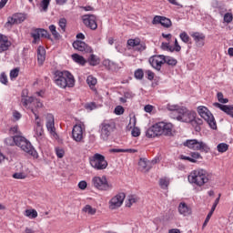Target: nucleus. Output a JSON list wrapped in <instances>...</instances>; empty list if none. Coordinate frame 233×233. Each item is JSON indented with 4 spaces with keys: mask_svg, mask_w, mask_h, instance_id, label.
Returning <instances> with one entry per match:
<instances>
[{
    "mask_svg": "<svg viewBox=\"0 0 233 233\" xmlns=\"http://www.w3.org/2000/svg\"><path fill=\"white\" fill-rule=\"evenodd\" d=\"M173 129L172 123L158 122L147 130L146 136L149 138L157 137V136H171Z\"/></svg>",
    "mask_w": 233,
    "mask_h": 233,
    "instance_id": "obj_1",
    "label": "nucleus"
},
{
    "mask_svg": "<svg viewBox=\"0 0 233 233\" xmlns=\"http://www.w3.org/2000/svg\"><path fill=\"white\" fill-rule=\"evenodd\" d=\"M210 177H212V175H210L208 171L203 168H198L190 173L188 181L192 185H197V187H203L210 181Z\"/></svg>",
    "mask_w": 233,
    "mask_h": 233,
    "instance_id": "obj_2",
    "label": "nucleus"
},
{
    "mask_svg": "<svg viewBox=\"0 0 233 233\" xmlns=\"http://www.w3.org/2000/svg\"><path fill=\"white\" fill-rule=\"evenodd\" d=\"M55 83L60 88H73L76 85L74 76L68 71H56L55 73Z\"/></svg>",
    "mask_w": 233,
    "mask_h": 233,
    "instance_id": "obj_3",
    "label": "nucleus"
},
{
    "mask_svg": "<svg viewBox=\"0 0 233 233\" xmlns=\"http://www.w3.org/2000/svg\"><path fill=\"white\" fill-rule=\"evenodd\" d=\"M16 147L21 148L23 152H25V154H28V156H32L33 157H37V151H35V148H34V146H32V143L28 139H26L23 136H19L18 139L16 140Z\"/></svg>",
    "mask_w": 233,
    "mask_h": 233,
    "instance_id": "obj_4",
    "label": "nucleus"
},
{
    "mask_svg": "<svg viewBox=\"0 0 233 233\" xmlns=\"http://www.w3.org/2000/svg\"><path fill=\"white\" fill-rule=\"evenodd\" d=\"M114 130H116V122H114V120H104L100 125L101 139H103V141H108Z\"/></svg>",
    "mask_w": 233,
    "mask_h": 233,
    "instance_id": "obj_5",
    "label": "nucleus"
},
{
    "mask_svg": "<svg viewBox=\"0 0 233 233\" xmlns=\"http://www.w3.org/2000/svg\"><path fill=\"white\" fill-rule=\"evenodd\" d=\"M177 121H181L182 123H191L194 124L198 120H196V112L188 110L186 106H181L178 111V116H177Z\"/></svg>",
    "mask_w": 233,
    "mask_h": 233,
    "instance_id": "obj_6",
    "label": "nucleus"
},
{
    "mask_svg": "<svg viewBox=\"0 0 233 233\" xmlns=\"http://www.w3.org/2000/svg\"><path fill=\"white\" fill-rule=\"evenodd\" d=\"M184 147H187L190 150H197L199 152H205L208 154V152H210V147L207 143L203 141H199L198 139H189L184 142Z\"/></svg>",
    "mask_w": 233,
    "mask_h": 233,
    "instance_id": "obj_7",
    "label": "nucleus"
},
{
    "mask_svg": "<svg viewBox=\"0 0 233 233\" xmlns=\"http://www.w3.org/2000/svg\"><path fill=\"white\" fill-rule=\"evenodd\" d=\"M198 113L199 116L204 119L208 125L212 128L213 130H216L218 128V125L216 124V119L214 118V116L212 113L207 108L206 106H200L198 107Z\"/></svg>",
    "mask_w": 233,
    "mask_h": 233,
    "instance_id": "obj_8",
    "label": "nucleus"
},
{
    "mask_svg": "<svg viewBox=\"0 0 233 233\" xmlns=\"http://www.w3.org/2000/svg\"><path fill=\"white\" fill-rule=\"evenodd\" d=\"M92 185L97 190H102L104 192H108V190H112L114 186L111 183H108L106 177H94L92 178Z\"/></svg>",
    "mask_w": 233,
    "mask_h": 233,
    "instance_id": "obj_9",
    "label": "nucleus"
},
{
    "mask_svg": "<svg viewBox=\"0 0 233 233\" xmlns=\"http://www.w3.org/2000/svg\"><path fill=\"white\" fill-rule=\"evenodd\" d=\"M89 163L96 170H105L108 167V162L105 159V156L96 153L89 158Z\"/></svg>",
    "mask_w": 233,
    "mask_h": 233,
    "instance_id": "obj_10",
    "label": "nucleus"
},
{
    "mask_svg": "<svg viewBox=\"0 0 233 233\" xmlns=\"http://www.w3.org/2000/svg\"><path fill=\"white\" fill-rule=\"evenodd\" d=\"M149 64L155 70H161V66L165 65V55L153 56L149 58Z\"/></svg>",
    "mask_w": 233,
    "mask_h": 233,
    "instance_id": "obj_11",
    "label": "nucleus"
},
{
    "mask_svg": "<svg viewBox=\"0 0 233 233\" xmlns=\"http://www.w3.org/2000/svg\"><path fill=\"white\" fill-rule=\"evenodd\" d=\"M84 25L90 28L91 30H97V19L94 15H84L82 16Z\"/></svg>",
    "mask_w": 233,
    "mask_h": 233,
    "instance_id": "obj_12",
    "label": "nucleus"
},
{
    "mask_svg": "<svg viewBox=\"0 0 233 233\" xmlns=\"http://www.w3.org/2000/svg\"><path fill=\"white\" fill-rule=\"evenodd\" d=\"M31 112H33L35 119V136L36 139H39V137H43V134H45V131L43 130V125H41V120H39V116L34 110V107H30Z\"/></svg>",
    "mask_w": 233,
    "mask_h": 233,
    "instance_id": "obj_13",
    "label": "nucleus"
},
{
    "mask_svg": "<svg viewBox=\"0 0 233 233\" xmlns=\"http://www.w3.org/2000/svg\"><path fill=\"white\" fill-rule=\"evenodd\" d=\"M157 161H159L158 158H155L151 161L147 160V158H140L138 162L139 169L142 172H148V170H150V168H152V167H154V165H156Z\"/></svg>",
    "mask_w": 233,
    "mask_h": 233,
    "instance_id": "obj_14",
    "label": "nucleus"
},
{
    "mask_svg": "<svg viewBox=\"0 0 233 233\" xmlns=\"http://www.w3.org/2000/svg\"><path fill=\"white\" fill-rule=\"evenodd\" d=\"M123 201H125V193H119L109 201V208L111 210H116V208H119L121 205H123Z\"/></svg>",
    "mask_w": 233,
    "mask_h": 233,
    "instance_id": "obj_15",
    "label": "nucleus"
},
{
    "mask_svg": "<svg viewBox=\"0 0 233 233\" xmlns=\"http://www.w3.org/2000/svg\"><path fill=\"white\" fill-rule=\"evenodd\" d=\"M46 128L48 130V132L51 134V136H53V137H55V139H57V133H56V123L54 120V115L52 114H47L46 115Z\"/></svg>",
    "mask_w": 233,
    "mask_h": 233,
    "instance_id": "obj_16",
    "label": "nucleus"
},
{
    "mask_svg": "<svg viewBox=\"0 0 233 233\" xmlns=\"http://www.w3.org/2000/svg\"><path fill=\"white\" fill-rule=\"evenodd\" d=\"M152 25H161L164 28H170L172 21L165 16L156 15L152 20Z\"/></svg>",
    "mask_w": 233,
    "mask_h": 233,
    "instance_id": "obj_17",
    "label": "nucleus"
},
{
    "mask_svg": "<svg viewBox=\"0 0 233 233\" xmlns=\"http://www.w3.org/2000/svg\"><path fill=\"white\" fill-rule=\"evenodd\" d=\"M73 47L75 50H78V52H86V54H92V47L86 45V43L83 41L76 40L73 43Z\"/></svg>",
    "mask_w": 233,
    "mask_h": 233,
    "instance_id": "obj_18",
    "label": "nucleus"
},
{
    "mask_svg": "<svg viewBox=\"0 0 233 233\" xmlns=\"http://www.w3.org/2000/svg\"><path fill=\"white\" fill-rule=\"evenodd\" d=\"M83 127L81 125H76L72 130V137L76 143H81L83 141Z\"/></svg>",
    "mask_w": 233,
    "mask_h": 233,
    "instance_id": "obj_19",
    "label": "nucleus"
},
{
    "mask_svg": "<svg viewBox=\"0 0 233 233\" xmlns=\"http://www.w3.org/2000/svg\"><path fill=\"white\" fill-rule=\"evenodd\" d=\"M32 37L34 38L33 43H37L41 37L48 38L50 37V34L48 31L43 29V28H37L33 31L31 34Z\"/></svg>",
    "mask_w": 233,
    "mask_h": 233,
    "instance_id": "obj_20",
    "label": "nucleus"
},
{
    "mask_svg": "<svg viewBox=\"0 0 233 233\" xmlns=\"http://www.w3.org/2000/svg\"><path fill=\"white\" fill-rule=\"evenodd\" d=\"M12 46V42L8 40V36L0 34V54L6 52Z\"/></svg>",
    "mask_w": 233,
    "mask_h": 233,
    "instance_id": "obj_21",
    "label": "nucleus"
},
{
    "mask_svg": "<svg viewBox=\"0 0 233 233\" xmlns=\"http://www.w3.org/2000/svg\"><path fill=\"white\" fill-rule=\"evenodd\" d=\"M191 37H193L196 46H198V48H201V46H205V35L203 33H193L191 35Z\"/></svg>",
    "mask_w": 233,
    "mask_h": 233,
    "instance_id": "obj_22",
    "label": "nucleus"
},
{
    "mask_svg": "<svg viewBox=\"0 0 233 233\" xmlns=\"http://www.w3.org/2000/svg\"><path fill=\"white\" fill-rule=\"evenodd\" d=\"M213 106L222 110V112H225V114H228V116H230V117H233V105L225 106L219 103H214Z\"/></svg>",
    "mask_w": 233,
    "mask_h": 233,
    "instance_id": "obj_23",
    "label": "nucleus"
},
{
    "mask_svg": "<svg viewBox=\"0 0 233 233\" xmlns=\"http://www.w3.org/2000/svg\"><path fill=\"white\" fill-rule=\"evenodd\" d=\"M103 65L106 70H110L111 72H117L119 70V66L116 62H112V60L106 59L103 61Z\"/></svg>",
    "mask_w": 233,
    "mask_h": 233,
    "instance_id": "obj_24",
    "label": "nucleus"
},
{
    "mask_svg": "<svg viewBox=\"0 0 233 233\" xmlns=\"http://www.w3.org/2000/svg\"><path fill=\"white\" fill-rule=\"evenodd\" d=\"M46 59V51L45 50V47L39 46L37 48V61L38 65L43 66Z\"/></svg>",
    "mask_w": 233,
    "mask_h": 233,
    "instance_id": "obj_25",
    "label": "nucleus"
},
{
    "mask_svg": "<svg viewBox=\"0 0 233 233\" xmlns=\"http://www.w3.org/2000/svg\"><path fill=\"white\" fill-rule=\"evenodd\" d=\"M178 212L181 216H190V214H192V209L188 208L187 203L182 202L178 205Z\"/></svg>",
    "mask_w": 233,
    "mask_h": 233,
    "instance_id": "obj_26",
    "label": "nucleus"
},
{
    "mask_svg": "<svg viewBox=\"0 0 233 233\" xmlns=\"http://www.w3.org/2000/svg\"><path fill=\"white\" fill-rule=\"evenodd\" d=\"M128 46H132L133 48L138 46V50H145V46L141 45L139 39H129L127 40Z\"/></svg>",
    "mask_w": 233,
    "mask_h": 233,
    "instance_id": "obj_27",
    "label": "nucleus"
},
{
    "mask_svg": "<svg viewBox=\"0 0 233 233\" xmlns=\"http://www.w3.org/2000/svg\"><path fill=\"white\" fill-rule=\"evenodd\" d=\"M18 139H19V135L15 137H8L7 138L5 139V145H7V147H14V146L17 147Z\"/></svg>",
    "mask_w": 233,
    "mask_h": 233,
    "instance_id": "obj_28",
    "label": "nucleus"
},
{
    "mask_svg": "<svg viewBox=\"0 0 233 233\" xmlns=\"http://www.w3.org/2000/svg\"><path fill=\"white\" fill-rule=\"evenodd\" d=\"M16 25H21L24 21H26V14L24 13H16L13 15Z\"/></svg>",
    "mask_w": 233,
    "mask_h": 233,
    "instance_id": "obj_29",
    "label": "nucleus"
},
{
    "mask_svg": "<svg viewBox=\"0 0 233 233\" xmlns=\"http://www.w3.org/2000/svg\"><path fill=\"white\" fill-rule=\"evenodd\" d=\"M86 83L91 90L96 91V85H97V78L94 77V76H88L86 78Z\"/></svg>",
    "mask_w": 233,
    "mask_h": 233,
    "instance_id": "obj_30",
    "label": "nucleus"
},
{
    "mask_svg": "<svg viewBox=\"0 0 233 233\" xmlns=\"http://www.w3.org/2000/svg\"><path fill=\"white\" fill-rule=\"evenodd\" d=\"M165 63L169 66H176L177 65V60L172 56H164V64Z\"/></svg>",
    "mask_w": 233,
    "mask_h": 233,
    "instance_id": "obj_31",
    "label": "nucleus"
},
{
    "mask_svg": "<svg viewBox=\"0 0 233 233\" xmlns=\"http://www.w3.org/2000/svg\"><path fill=\"white\" fill-rule=\"evenodd\" d=\"M72 59L75 61V63H78V65H86V60H85V57L79 56L78 54H73Z\"/></svg>",
    "mask_w": 233,
    "mask_h": 233,
    "instance_id": "obj_32",
    "label": "nucleus"
},
{
    "mask_svg": "<svg viewBox=\"0 0 233 233\" xmlns=\"http://www.w3.org/2000/svg\"><path fill=\"white\" fill-rule=\"evenodd\" d=\"M21 103L24 106L28 107V105H32V103H35V97L34 96H26V98H22Z\"/></svg>",
    "mask_w": 233,
    "mask_h": 233,
    "instance_id": "obj_33",
    "label": "nucleus"
},
{
    "mask_svg": "<svg viewBox=\"0 0 233 233\" xmlns=\"http://www.w3.org/2000/svg\"><path fill=\"white\" fill-rule=\"evenodd\" d=\"M88 63L91 66H97V65L100 63V60L96 55H90Z\"/></svg>",
    "mask_w": 233,
    "mask_h": 233,
    "instance_id": "obj_34",
    "label": "nucleus"
},
{
    "mask_svg": "<svg viewBox=\"0 0 233 233\" xmlns=\"http://www.w3.org/2000/svg\"><path fill=\"white\" fill-rule=\"evenodd\" d=\"M13 25H17V23L15 22V18H14V15L7 18V22L5 24V28H6L7 30H11Z\"/></svg>",
    "mask_w": 233,
    "mask_h": 233,
    "instance_id": "obj_35",
    "label": "nucleus"
},
{
    "mask_svg": "<svg viewBox=\"0 0 233 233\" xmlns=\"http://www.w3.org/2000/svg\"><path fill=\"white\" fill-rule=\"evenodd\" d=\"M25 216L30 219H35V218H37V211L35 209H26L25 211Z\"/></svg>",
    "mask_w": 233,
    "mask_h": 233,
    "instance_id": "obj_36",
    "label": "nucleus"
},
{
    "mask_svg": "<svg viewBox=\"0 0 233 233\" xmlns=\"http://www.w3.org/2000/svg\"><path fill=\"white\" fill-rule=\"evenodd\" d=\"M167 109L169 112H177V114H179V110H181V106L176 104H167Z\"/></svg>",
    "mask_w": 233,
    "mask_h": 233,
    "instance_id": "obj_37",
    "label": "nucleus"
},
{
    "mask_svg": "<svg viewBox=\"0 0 233 233\" xmlns=\"http://www.w3.org/2000/svg\"><path fill=\"white\" fill-rule=\"evenodd\" d=\"M83 212H86V214H89V216H94L96 214V209L92 208L90 205H86L83 208Z\"/></svg>",
    "mask_w": 233,
    "mask_h": 233,
    "instance_id": "obj_38",
    "label": "nucleus"
},
{
    "mask_svg": "<svg viewBox=\"0 0 233 233\" xmlns=\"http://www.w3.org/2000/svg\"><path fill=\"white\" fill-rule=\"evenodd\" d=\"M51 0H42L40 3L41 12H47Z\"/></svg>",
    "mask_w": 233,
    "mask_h": 233,
    "instance_id": "obj_39",
    "label": "nucleus"
},
{
    "mask_svg": "<svg viewBox=\"0 0 233 233\" xmlns=\"http://www.w3.org/2000/svg\"><path fill=\"white\" fill-rule=\"evenodd\" d=\"M49 30L52 35L55 37V39H59V37H61V35L57 33V30L54 25H49Z\"/></svg>",
    "mask_w": 233,
    "mask_h": 233,
    "instance_id": "obj_40",
    "label": "nucleus"
},
{
    "mask_svg": "<svg viewBox=\"0 0 233 233\" xmlns=\"http://www.w3.org/2000/svg\"><path fill=\"white\" fill-rule=\"evenodd\" d=\"M179 37L181 39V41H183V43H190V36L188 35V34H187V32H182L179 35Z\"/></svg>",
    "mask_w": 233,
    "mask_h": 233,
    "instance_id": "obj_41",
    "label": "nucleus"
},
{
    "mask_svg": "<svg viewBox=\"0 0 233 233\" xmlns=\"http://www.w3.org/2000/svg\"><path fill=\"white\" fill-rule=\"evenodd\" d=\"M19 76V67H16L15 69H12L10 71V79L14 81V79H16V77Z\"/></svg>",
    "mask_w": 233,
    "mask_h": 233,
    "instance_id": "obj_42",
    "label": "nucleus"
},
{
    "mask_svg": "<svg viewBox=\"0 0 233 233\" xmlns=\"http://www.w3.org/2000/svg\"><path fill=\"white\" fill-rule=\"evenodd\" d=\"M137 202V197L136 196H129L127 198V207H132V205H134V203Z\"/></svg>",
    "mask_w": 233,
    "mask_h": 233,
    "instance_id": "obj_43",
    "label": "nucleus"
},
{
    "mask_svg": "<svg viewBox=\"0 0 233 233\" xmlns=\"http://www.w3.org/2000/svg\"><path fill=\"white\" fill-rule=\"evenodd\" d=\"M86 110H89V112H92V110H96L97 108V105H96V102H90L85 105Z\"/></svg>",
    "mask_w": 233,
    "mask_h": 233,
    "instance_id": "obj_44",
    "label": "nucleus"
},
{
    "mask_svg": "<svg viewBox=\"0 0 233 233\" xmlns=\"http://www.w3.org/2000/svg\"><path fill=\"white\" fill-rule=\"evenodd\" d=\"M217 148L221 153L227 152L228 150V145L225 143H220L218 145Z\"/></svg>",
    "mask_w": 233,
    "mask_h": 233,
    "instance_id": "obj_45",
    "label": "nucleus"
},
{
    "mask_svg": "<svg viewBox=\"0 0 233 233\" xmlns=\"http://www.w3.org/2000/svg\"><path fill=\"white\" fill-rule=\"evenodd\" d=\"M217 97H218V101L219 103H222L224 105L228 103V98H224L223 97V93H221V92L218 93Z\"/></svg>",
    "mask_w": 233,
    "mask_h": 233,
    "instance_id": "obj_46",
    "label": "nucleus"
},
{
    "mask_svg": "<svg viewBox=\"0 0 233 233\" xmlns=\"http://www.w3.org/2000/svg\"><path fill=\"white\" fill-rule=\"evenodd\" d=\"M144 76H145V73H143L142 69H137L135 71V78L136 79L141 80V79H143Z\"/></svg>",
    "mask_w": 233,
    "mask_h": 233,
    "instance_id": "obj_47",
    "label": "nucleus"
},
{
    "mask_svg": "<svg viewBox=\"0 0 233 233\" xmlns=\"http://www.w3.org/2000/svg\"><path fill=\"white\" fill-rule=\"evenodd\" d=\"M58 25L62 32H65V30L66 29V20L65 18H61L58 22Z\"/></svg>",
    "mask_w": 233,
    "mask_h": 233,
    "instance_id": "obj_48",
    "label": "nucleus"
},
{
    "mask_svg": "<svg viewBox=\"0 0 233 233\" xmlns=\"http://www.w3.org/2000/svg\"><path fill=\"white\" fill-rule=\"evenodd\" d=\"M0 83H2V85H8V76H6V74L1 73Z\"/></svg>",
    "mask_w": 233,
    "mask_h": 233,
    "instance_id": "obj_49",
    "label": "nucleus"
},
{
    "mask_svg": "<svg viewBox=\"0 0 233 233\" xmlns=\"http://www.w3.org/2000/svg\"><path fill=\"white\" fill-rule=\"evenodd\" d=\"M168 180L167 178H161L159 180V185L161 187V188H168Z\"/></svg>",
    "mask_w": 233,
    "mask_h": 233,
    "instance_id": "obj_50",
    "label": "nucleus"
},
{
    "mask_svg": "<svg viewBox=\"0 0 233 233\" xmlns=\"http://www.w3.org/2000/svg\"><path fill=\"white\" fill-rule=\"evenodd\" d=\"M56 154L57 157H59L61 159L65 157V149L56 147Z\"/></svg>",
    "mask_w": 233,
    "mask_h": 233,
    "instance_id": "obj_51",
    "label": "nucleus"
},
{
    "mask_svg": "<svg viewBox=\"0 0 233 233\" xmlns=\"http://www.w3.org/2000/svg\"><path fill=\"white\" fill-rule=\"evenodd\" d=\"M233 15L232 13H227L224 15V21L225 23H232Z\"/></svg>",
    "mask_w": 233,
    "mask_h": 233,
    "instance_id": "obj_52",
    "label": "nucleus"
},
{
    "mask_svg": "<svg viewBox=\"0 0 233 233\" xmlns=\"http://www.w3.org/2000/svg\"><path fill=\"white\" fill-rule=\"evenodd\" d=\"M131 134L133 137H139V136L141 135V131L139 130V128L134 127L131 131Z\"/></svg>",
    "mask_w": 233,
    "mask_h": 233,
    "instance_id": "obj_53",
    "label": "nucleus"
},
{
    "mask_svg": "<svg viewBox=\"0 0 233 233\" xmlns=\"http://www.w3.org/2000/svg\"><path fill=\"white\" fill-rule=\"evenodd\" d=\"M13 177L15 179H25L26 177V175L25 173H15L13 175Z\"/></svg>",
    "mask_w": 233,
    "mask_h": 233,
    "instance_id": "obj_54",
    "label": "nucleus"
},
{
    "mask_svg": "<svg viewBox=\"0 0 233 233\" xmlns=\"http://www.w3.org/2000/svg\"><path fill=\"white\" fill-rule=\"evenodd\" d=\"M124 112H125V109L121 106H117L115 108V114H116V116H121L122 114H124Z\"/></svg>",
    "mask_w": 233,
    "mask_h": 233,
    "instance_id": "obj_55",
    "label": "nucleus"
},
{
    "mask_svg": "<svg viewBox=\"0 0 233 233\" xmlns=\"http://www.w3.org/2000/svg\"><path fill=\"white\" fill-rule=\"evenodd\" d=\"M86 187H88V184L85 180H82L78 183V187L80 188V190H85Z\"/></svg>",
    "mask_w": 233,
    "mask_h": 233,
    "instance_id": "obj_56",
    "label": "nucleus"
},
{
    "mask_svg": "<svg viewBox=\"0 0 233 233\" xmlns=\"http://www.w3.org/2000/svg\"><path fill=\"white\" fill-rule=\"evenodd\" d=\"M191 156V159H201V154H199L198 152H191L190 153Z\"/></svg>",
    "mask_w": 233,
    "mask_h": 233,
    "instance_id": "obj_57",
    "label": "nucleus"
},
{
    "mask_svg": "<svg viewBox=\"0 0 233 233\" xmlns=\"http://www.w3.org/2000/svg\"><path fill=\"white\" fill-rule=\"evenodd\" d=\"M180 159H184L186 161H189L190 163H197V160L190 157H187V156H180Z\"/></svg>",
    "mask_w": 233,
    "mask_h": 233,
    "instance_id": "obj_58",
    "label": "nucleus"
},
{
    "mask_svg": "<svg viewBox=\"0 0 233 233\" xmlns=\"http://www.w3.org/2000/svg\"><path fill=\"white\" fill-rule=\"evenodd\" d=\"M10 134H17L16 136H20L19 134H21V133L19 132V127L17 126L11 127Z\"/></svg>",
    "mask_w": 233,
    "mask_h": 233,
    "instance_id": "obj_59",
    "label": "nucleus"
},
{
    "mask_svg": "<svg viewBox=\"0 0 233 233\" xmlns=\"http://www.w3.org/2000/svg\"><path fill=\"white\" fill-rule=\"evenodd\" d=\"M13 117L14 119H15V121H19V119L21 118V113H19V111H14Z\"/></svg>",
    "mask_w": 233,
    "mask_h": 233,
    "instance_id": "obj_60",
    "label": "nucleus"
},
{
    "mask_svg": "<svg viewBox=\"0 0 233 233\" xmlns=\"http://www.w3.org/2000/svg\"><path fill=\"white\" fill-rule=\"evenodd\" d=\"M35 108H43V103L39 99L35 98L34 103Z\"/></svg>",
    "mask_w": 233,
    "mask_h": 233,
    "instance_id": "obj_61",
    "label": "nucleus"
},
{
    "mask_svg": "<svg viewBox=\"0 0 233 233\" xmlns=\"http://www.w3.org/2000/svg\"><path fill=\"white\" fill-rule=\"evenodd\" d=\"M175 52H181V46H179V43L177 42V39H175Z\"/></svg>",
    "mask_w": 233,
    "mask_h": 233,
    "instance_id": "obj_62",
    "label": "nucleus"
},
{
    "mask_svg": "<svg viewBox=\"0 0 233 233\" xmlns=\"http://www.w3.org/2000/svg\"><path fill=\"white\" fill-rule=\"evenodd\" d=\"M144 110H145V112H147L148 114H150V112H152V110H154V106H150V105H147V106L144 107Z\"/></svg>",
    "mask_w": 233,
    "mask_h": 233,
    "instance_id": "obj_63",
    "label": "nucleus"
},
{
    "mask_svg": "<svg viewBox=\"0 0 233 233\" xmlns=\"http://www.w3.org/2000/svg\"><path fill=\"white\" fill-rule=\"evenodd\" d=\"M147 79H149V81H152L154 79V72L147 70Z\"/></svg>",
    "mask_w": 233,
    "mask_h": 233,
    "instance_id": "obj_64",
    "label": "nucleus"
}]
</instances>
